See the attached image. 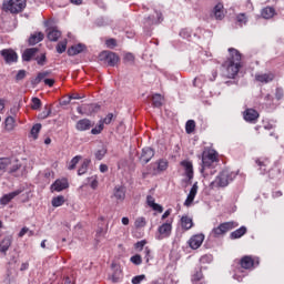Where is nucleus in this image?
<instances>
[{"instance_id": "nucleus-8", "label": "nucleus", "mask_w": 284, "mask_h": 284, "mask_svg": "<svg viewBox=\"0 0 284 284\" xmlns=\"http://www.w3.org/2000/svg\"><path fill=\"white\" fill-rule=\"evenodd\" d=\"M48 74H50V72L48 71L38 73V75L31 80V84L33 85V88H37V85H39L42 81H44V85H49V88H52V85H54V79H45Z\"/></svg>"}, {"instance_id": "nucleus-5", "label": "nucleus", "mask_w": 284, "mask_h": 284, "mask_svg": "<svg viewBox=\"0 0 284 284\" xmlns=\"http://www.w3.org/2000/svg\"><path fill=\"white\" fill-rule=\"evenodd\" d=\"M2 6L3 10L7 12L19 14V12H23V9L26 8V0H4Z\"/></svg>"}, {"instance_id": "nucleus-30", "label": "nucleus", "mask_w": 284, "mask_h": 284, "mask_svg": "<svg viewBox=\"0 0 284 284\" xmlns=\"http://www.w3.org/2000/svg\"><path fill=\"white\" fill-rule=\"evenodd\" d=\"M10 165H12V159L0 158V172H8Z\"/></svg>"}, {"instance_id": "nucleus-58", "label": "nucleus", "mask_w": 284, "mask_h": 284, "mask_svg": "<svg viewBox=\"0 0 284 284\" xmlns=\"http://www.w3.org/2000/svg\"><path fill=\"white\" fill-rule=\"evenodd\" d=\"M26 70H19L16 75V81H23V79H26Z\"/></svg>"}, {"instance_id": "nucleus-4", "label": "nucleus", "mask_w": 284, "mask_h": 284, "mask_svg": "<svg viewBox=\"0 0 284 284\" xmlns=\"http://www.w3.org/2000/svg\"><path fill=\"white\" fill-rule=\"evenodd\" d=\"M219 161V153L215 150L203 151L202 153V168L200 172L203 174L205 170L212 168Z\"/></svg>"}, {"instance_id": "nucleus-20", "label": "nucleus", "mask_w": 284, "mask_h": 284, "mask_svg": "<svg viewBox=\"0 0 284 284\" xmlns=\"http://www.w3.org/2000/svg\"><path fill=\"white\" fill-rule=\"evenodd\" d=\"M258 119V111L254 109H246L244 111V120L248 123H253V121H256Z\"/></svg>"}, {"instance_id": "nucleus-40", "label": "nucleus", "mask_w": 284, "mask_h": 284, "mask_svg": "<svg viewBox=\"0 0 284 284\" xmlns=\"http://www.w3.org/2000/svg\"><path fill=\"white\" fill-rule=\"evenodd\" d=\"M195 128H196V122H194V120L186 121V124H185L186 134H192Z\"/></svg>"}, {"instance_id": "nucleus-14", "label": "nucleus", "mask_w": 284, "mask_h": 284, "mask_svg": "<svg viewBox=\"0 0 284 284\" xmlns=\"http://www.w3.org/2000/svg\"><path fill=\"white\" fill-rule=\"evenodd\" d=\"M91 128H94V122H91L90 119L79 120L75 124V130H78V132H87V130H90Z\"/></svg>"}, {"instance_id": "nucleus-34", "label": "nucleus", "mask_w": 284, "mask_h": 284, "mask_svg": "<svg viewBox=\"0 0 284 284\" xmlns=\"http://www.w3.org/2000/svg\"><path fill=\"white\" fill-rule=\"evenodd\" d=\"M255 163H256V165H258L260 166V174H265L266 172H267V165H268V163H270V161H267V160H256L255 161Z\"/></svg>"}, {"instance_id": "nucleus-10", "label": "nucleus", "mask_w": 284, "mask_h": 284, "mask_svg": "<svg viewBox=\"0 0 284 284\" xmlns=\"http://www.w3.org/2000/svg\"><path fill=\"white\" fill-rule=\"evenodd\" d=\"M154 149L146 146L142 149L141 154L139 156V161L142 165H148L154 159Z\"/></svg>"}, {"instance_id": "nucleus-47", "label": "nucleus", "mask_w": 284, "mask_h": 284, "mask_svg": "<svg viewBox=\"0 0 284 284\" xmlns=\"http://www.w3.org/2000/svg\"><path fill=\"white\" fill-rule=\"evenodd\" d=\"M143 281H145V275L144 274L136 275V276L132 277L131 283L132 284H141V283H143Z\"/></svg>"}, {"instance_id": "nucleus-62", "label": "nucleus", "mask_w": 284, "mask_h": 284, "mask_svg": "<svg viewBox=\"0 0 284 284\" xmlns=\"http://www.w3.org/2000/svg\"><path fill=\"white\" fill-rule=\"evenodd\" d=\"M108 48H116V40L115 39H109L106 40Z\"/></svg>"}, {"instance_id": "nucleus-29", "label": "nucleus", "mask_w": 284, "mask_h": 284, "mask_svg": "<svg viewBox=\"0 0 284 284\" xmlns=\"http://www.w3.org/2000/svg\"><path fill=\"white\" fill-rule=\"evenodd\" d=\"M114 197L118 201H125V187L124 186H115L114 187Z\"/></svg>"}, {"instance_id": "nucleus-49", "label": "nucleus", "mask_w": 284, "mask_h": 284, "mask_svg": "<svg viewBox=\"0 0 284 284\" xmlns=\"http://www.w3.org/2000/svg\"><path fill=\"white\" fill-rule=\"evenodd\" d=\"M101 132H103V122H99V125H97L91 130V134H94V135L101 134Z\"/></svg>"}, {"instance_id": "nucleus-48", "label": "nucleus", "mask_w": 284, "mask_h": 284, "mask_svg": "<svg viewBox=\"0 0 284 284\" xmlns=\"http://www.w3.org/2000/svg\"><path fill=\"white\" fill-rule=\"evenodd\" d=\"M158 170H159L160 172H165V170H168V161H165V160H160V161L158 162Z\"/></svg>"}, {"instance_id": "nucleus-54", "label": "nucleus", "mask_w": 284, "mask_h": 284, "mask_svg": "<svg viewBox=\"0 0 284 284\" xmlns=\"http://www.w3.org/2000/svg\"><path fill=\"white\" fill-rule=\"evenodd\" d=\"M283 97H284V90H283V88H276V89H275V99H276L277 101H281V100L283 99Z\"/></svg>"}, {"instance_id": "nucleus-1", "label": "nucleus", "mask_w": 284, "mask_h": 284, "mask_svg": "<svg viewBox=\"0 0 284 284\" xmlns=\"http://www.w3.org/2000/svg\"><path fill=\"white\" fill-rule=\"evenodd\" d=\"M231 58L223 63V68H226L227 79H234L241 70V53L236 49H229Z\"/></svg>"}, {"instance_id": "nucleus-41", "label": "nucleus", "mask_w": 284, "mask_h": 284, "mask_svg": "<svg viewBox=\"0 0 284 284\" xmlns=\"http://www.w3.org/2000/svg\"><path fill=\"white\" fill-rule=\"evenodd\" d=\"M21 168V164L19 162L11 160V165H9L8 171L9 174H14L19 169Z\"/></svg>"}, {"instance_id": "nucleus-51", "label": "nucleus", "mask_w": 284, "mask_h": 284, "mask_svg": "<svg viewBox=\"0 0 284 284\" xmlns=\"http://www.w3.org/2000/svg\"><path fill=\"white\" fill-rule=\"evenodd\" d=\"M144 260L145 263H150V261H152V251L150 250V247L144 248Z\"/></svg>"}, {"instance_id": "nucleus-24", "label": "nucleus", "mask_w": 284, "mask_h": 284, "mask_svg": "<svg viewBox=\"0 0 284 284\" xmlns=\"http://www.w3.org/2000/svg\"><path fill=\"white\" fill-rule=\"evenodd\" d=\"M12 245V237L7 236L0 242V253L7 254L10 250V246Z\"/></svg>"}, {"instance_id": "nucleus-15", "label": "nucleus", "mask_w": 284, "mask_h": 284, "mask_svg": "<svg viewBox=\"0 0 284 284\" xmlns=\"http://www.w3.org/2000/svg\"><path fill=\"white\" fill-rule=\"evenodd\" d=\"M203 241H205V235L196 234L190 239L189 245L192 250H199V247H201V245H203Z\"/></svg>"}, {"instance_id": "nucleus-52", "label": "nucleus", "mask_w": 284, "mask_h": 284, "mask_svg": "<svg viewBox=\"0 0 284 284\" xmlns=\"http://www.w3.org/2000/svg\"><path fill=\"white\" fill-rule=\"evenodd\" d=\"M112 119H114V114L108 113V115L103 120H100V122L105 125H110L112 123Z\"/></svg>"}, {"instance_id": "nucleus-28", "label": "nucleus", "mask_w": 284, "mask_h": 284, "mask_svg": "<svg viewBox=\"0 0 284 284\" xmlns=\"http://www.w3.org/2000/svg\"><path fill=\"white\" fill-rule=\"evenodd\" d=\"M181 225L183 230H192V227L194 226V222L190 216L183 215L181 217Z\"/></svg>"}, {"instance_id": "nucleus-43", "label": "nucleus", "mask_w": 284, "mask_h": 284, "mask_svg": "<svg viewBox=\"0 0 284 284\" xmlns=\"http://www.w3.org/2000/svg\"><path fill=\"white\" fill-rule=\"evenodd\" d=\"M81 155H75L71 161L68 166V170H75L77 165H79V161H81Z\"/></svg>"}, {"instance_id": "nucleus-13", "label": "nucleus", "mask_w": 284, "mask_h": 284, "mask_svg": "<svg viewBox=\"0 0 284 284\" xmlns=\"http://www.w3.org/2000/svg\"><path fill=\"white\" fill-rule=\"evenodd\" d=\"M156 19H152V16H148L144 18L143 24L145 28H150V26H156V23H161L163 21V13L160 11H155Z\"/></svg>"}, {"instance_id": "nucleus-56", "label": "nucleus", "mask_w": 284, "mask_h": 284, "mask_svg": "<svg viewBox=\"0 0 284 284\" xmlns=\"http://www.w3.org/2000/svg\"><path fill=\"white\" fill-rule=\"evenodd\" d=\"M146 222H145V217H138L135 220V227H145Z\"/></svg>"}, {"instance_id": "nucleus-38", "label": "nucleus", "mask_w": 284, "mask_h": 284, "mask_svg": "<svg viewBox=\"0 0 284 284\" xmlns=\"http://www.w3.org/2000/svg\"><path fill=\"white\" fill-rule=\"evenodd\" d=\"M89 165H90V160L85 159V160L82 162V164H81V166L79 168V170H78V175H79V176H83V174H85V172H88Z\"/></svg>"}, {"instance_id": "nucleus-16", "label": "nucleus", "mask_w": 284, "mask_h": 284, "mask_svg": "<svg viewBox=\"0 0 284 284\" xmlns=\"http://www.w3.org/2000/svg\"><path fill=\"white\" fill-rule=\"evenodd\" d=\"M197 192H199V183L195 182L193 184V186L191 187V190H190V192L187 194V197H186V200L184 202V205L186 207H190L192 205V203L194 202V199H196Z\"/></svg>"}, {"instance_id": "nucleus-3", "label": "nucleus", "mask_w": 284, "mask_h": 284, "mask_svg": "<svg viewBox=\"0 0 284 284\" xmlns=\"http://www.w3.org/2000/svg\"><path fill=\"white\" fill-rule=\"evenodd\" d=\"M236 179V172L231 171L230 169H224L213 181V185L217 187H227L232 181Z\"/></svg>"}, {"instance_id": "nucleus-18", "label": "nucleus", "mask_w": 284, "mask_h": 284, "mask_svg": "<svg viewBox=\"0 0 284 284\" xmlns=\"http://www.w3.org/2000/svg\"><path fill=\"white\" fill-rule=\"evenodd\" d=\"M275 78L276 75L272 72L255 74V80L258 81V83H272Z\"/></svg>"}, {"instance_id": "nucleus-44", "label": "nucleus", "mask_w": 284, "mask_h": 284, "mask_svg": "<svg viewBox=\"0 0 284 284\" xmlns=\"http://www.w3.org/2000/svg\"><path fill=\"white\" fill-rule=\"evenodd\" d=\"M6 128L7 130H14V118L12 115H9L6 121Z\"/></svg>"}, {"instance_id": "nucleus-7", "label": "nucleus", "mask_w": 284, "mask_h": 284, "mask_svg": "<svg viewBox=\"0 0 284 284\" xmlns=\"http://www.w3.org/2000/svg\"><path fill=\"white\" fill-rule=\"evenodd\" d=\"M100 61H103V63L110 68H114V65L119 63V55L114 52L103 51L100 53Z\"/></svg>"}, {"instance_id": "nucleus-53", "label": "nucleus", "mask_w": 284, "mask_h": 284, "mask_svg": "<svg viewBox=\"0 0 284 284\" xmlns=\"http://www.w3.org/2000/svg\"><path fill=\"white\" fill-rule=\"evenodd\" d=\"M50 114H52V110H50L48 106H45L44 111H42L39 114V119H48Z\"/></svg>"}, {"instance_id": "nucleus-50", "label": "nucleus", "mask_w": 284, "mask_h": 284, "mask_svg": "<svg viewBox=\"0 0 284 284\" xmlns=\"http://www.w3.org/2000/svg\"><path fill=\"white\" fill-rule=\"evenodd\" d=\"M236 21H237V23L245 26V23H247V17L245 16V13H240L236 17Z\"/></svg>"}, {"instance_id": "nucleus-2", "label": "nucleus", "mask_w": 284, "mask_h": 284, "mask_svg": "<svg viewBox=\"0 0 284 284\" xmlns=\"http://www.w3.org/2000/svg\"><path fill=\"white\" fill-rule=\"evenodd\" d=\"M240 265L241 267L235 268L233 273V278L239 283H241V281L246 276L244 270H252V267H254V258L250 255H245L241 258Z\"/></svg>"}, {"instance_id": "nucleus-12", "label": "nucleus", "mask_w": 284, "mask_h": 284, "mask_svg": "<svg viewBox=\"0 0 284 284\" xmlns=\"http://www.w3.org/2000/svg\"><path fill=\"white\" fill-rule=\"evenodd\" d=\"M70 187V184L68 183V180H55L53 184H51V192H63V190H68Z\"/></svg>"}, {"instance_id": "nucleus-33", "label": "nucleus", "mask_w": 284, "mask_h": 284, "mask_svg": "<svg viewBox=\"0 0 284 284\" xmlns=\"http://www.w3.org/2000/svg\"><path fill=\"white\" fill-rule=\"evenodd\" d=\"M191 281L193 284H203V272L201 271V268L195 271V273L192 275Z\"/></svg>"}, {"instance_id": "nucleus-19", "label": "nucleus", "mask_w": 284, "mask_h": 284, "mask_svg": "<svg viewBox=\"0 0 284 284\" xmlns=\"http://www.w3.org/2000/svg\"><path fill=\"white\" fill-rule=\"evenodd\" d=\"M182 168L185 170L186 178L189 181L194 179V166L191 161L184 160L181 162Z\"/></svg>"}, {"instance_id": "nucleus-26", "label": "nucleus", "mask_w": 284, "mask_h": 284, "mask_svg": "<svg viewBox=\"0 0 284 284\" xmlns=\"http://www.w3.org/2000/svg\"><path fill=\"white\" fill-rule=\"evenodd\" d=\"M37 52H39V48L26 49L22 53V61H27V62L32 61V57H34Z\"/></svg>"}, {"instance_id": "nucleus-27", "label": "nucleus", "mask_w": 284, "mask_h": 284, "mask_svg": "<svg viewBox=\"0 0 284 284\" xmlns=\"http://www.w3.org/2000/svg\"><path fill=\"white\" fill-rule=\"evenodd\" d=\"M44 38L45 36L43 34V32H36L30 36L29 45H37V43H41V41H43Z\"/></svg>"}, {"instance_id": "nucleus-32", "label": "nucleus", "mask_w": 284, "mask_h": 284, "mask_svg": "<svg viewBox=\"0 0 284 284\" xmlns=\"http://www.w3.org/2000/svg\"><path fill=\"white\" fill-rule=\"evenodd\" d=\"M108 154V148L105 145H101L94 153L97 161H103V158Z\"/></svg>"}, {"instance_id": "nucleus-55", "label": "nucleus", "mask_w": 284, "mask_h": 284, "mask_svg": "<svg viewBox=\"0 0 284 284\" xmlns=\"http://www.w3.org/2000/svg\"><path fill=\"white\" fill-rule=\"evenodd\" d=\"M180 37L182 39H190V37H192V32L189 29H182L180 31Z\"/></svg>"}, {"instance_id": "nucleus-31", "label": "nucleus", "mask_w": 284, "mask_h": 284, "mask_svg": "<svg viewBox=\"0 0 284 284\" xmlns=\"http://www.w3.org/2000/svg\"><path fill=\"white\" fill-rule=\"evenodd\" d=\"M262 17L263 19H272L274 14H276V10L273 7H266L262 9Z\"/></svg>"}, {"instance_id": "nucleus-22", "label": "nucleus", "mask_w": 284, "mask_h": 284, "mask_svg": "<svg viewBox=\"0 0 284 284\" xmlns=\"http://www.w3.org/2000/svg\"><path fill=\"white\" fill-rule=\"evenodd\" d=\"M83 50H85V44L79 43L70 47L67 52L69 57H77V54H81Z\"/></svg>"}, {"instance_id": "nucleus-6", "label": "nucleus", "mask_w": 284, "mask_h": 284, "mask_svg": "<svg viewBox=\"0 0 284 284\" xmlns=\"http://www.w3.org/2000/svg\"><path fill=\"white\" fill-rule=\"evenodd\" d=\"M239 227V222H224L211 231V236L219 239L224 234H227L231 230Z\"/></svg>"}, {"instance_id": "nucleus-36", "label": "nucleus", "mask_w": 284, "mask_h": 284, "mask_svg": "<svg viewBox=\"0 0 284 284\" xmlns=\"http://www.w3.org/2000/svg\"><path fill=\"white\" fill-rule=\"evenodd\" d=\"M84 110H85L87 114H95V112H99V110H101V105L88 104L84 106Z\"/></svg>"}, {"instance_id": "nucleus-35", "label": "nucleus", "mask_w": 284, "mask_h": 284, "mask_svg": "<svg viewBox=\"0 0 284 284\" xmlns=\"http://www.w3.org/2000/svg\"><path fill=\"white\" fill-rule=\"evenodd\" d=\"M63 203H65V197L63 195H58V196L53 197L51 201L52 207H61V205H63Z\"/></svg>"}, {"instance_id": "nucleus-64", "label": "nucleus", "mask_w": 284, "mask_h": 284, "mask_svg": "<svg viewBox=\"0 0 284 284\" xmlns=\"http://www.w3.org/2000/svg\"><path fill=\"white\" fill-rule=\"evenodd\" d=\"M28 232H30V229L28 227H22L21 231L19 232L18 236L20 239H22V236H26V234H28Z\"/></svg>"}, {"instance_id": "nucleus-59", "label": "nucleus", "mask_w": 284, "mask_h": 284, "mask_svg": "<svg viewBox=\"0 0 284 284\" xmlns=\"http://www.w3.org/2000/svg\"><path fill=\"white\" fill-rule=\"evenodd\" d=\"M36 61L38 65H45V61H47L45 53H42L41 57L36 58Z\"/></svg>"}, {"instance_id": "nucleus-42", "label": "nucleus", "mask_w": 284, "mask_h": 284, "mask_svg": "<svg viewBox=\"0 0 284 284\" xmlns=\"http://www.w3.org/2000/svg\"><path fill=\"white\" fill-rule=\"evenodd\" d=\"M39 132H41V123H37L31 129V136L33 139H39Z\"/></svg>"}, {"instance_id": "nucleus-46", "label": "nucleus", "mask_w": 284, "mask_h": 284, "mask_svg": "<svg viewBox=\"0 0 284 284\" xmlns=\"http://www.w3.org/2000/svg\"><path fill=\"white\" fill-rule=\"evenodd\" d=\"M31 108L32 110H39L41 108V100L39 98H32Z\"/></svg>"}, {"instance_id": "nucleus-23", "label": "nucleus", "mask_w": 284, "mask_h": 284, "mask_svg": "<svg viewBox=\"0 0 284 284\" xmlns=\"http://www.w3.org/2000/svg\"><path fill=\"white\" fill-rule=\"evenodd\" d=\"M213 17L217 21H223V19H225V11L223 10V4L222 3H217L214 7V9H213Z\"/></svg>"}, {"instance_id": "nucleus-39", "label": "nucleus", "mask_w": 284, "mask_h": 284, "mask_svg": "<svg viewBox=\"0 0 284 284\" xmlns=\"http://www.w3.org/2000/svg\"><path fill=\"white\" fill-rule=\"evenodd\" d=\"M68 49V41H60L57 47L55 50L58 52V54H63V52H65V50Z\"/></svg>"}, {"instance_id": "nucleus-25", "label": "nucleus", "mask_w": 284, "mask_h": 284, "mask_svg": "<svg viewBox=\"0 0 284 284\" xmlns=\"http://www.w3.org/2000/svg\"><path fill=\"white\" fill-rule=\"evenodd\" d=\"M247 234V227L241 226L240 229L231 232L230 239L231 241H236V239H242V236H245Z\"/></svg>"}, {"instance_id": "nucleus-57", "label": "nucleus", "mask_w": 284, "mask_h": 284, "mask_svg": "<svg viewBox=\"0 0 284 284\" xmlns=\"http://www.w3.org/2000/svg\"><path fill=\"white\" fill-rule=\"evenodd\" d=\"M146 243L148 242H145V240H142L140 242H136L134 247H135V250H138V252H143V247H145Z\"/></svg>"}, {"instance_id": "nucleus-37", "label": "nucleus", "mask_w": 284, "mask_h": 284, "mask_svg": "<svg viewBox=\"0 0 284 284\" xmlns=\"http://www.w3.org/2000/svg\"><path fill=\"white\" fill-rule=\"evenodd\" d=\"M152 103H153V108H161V105H163V97L159 93H155L152 97Z\"/></svg>"}, {"instance_id": "nucleus-11", "label": "nucleus", "mask_w": 284, "mask_h": 284, "mask_svg": "<svg viewBox=\"0 0 284 284\" xmlns=\"http://www.w3.org/2000/svg\"><path fill=\"white\" fill-rule=\"evenodd\" d=\"M1 57L4 59L6 63H17L19 55L12 49H3L0 51Z\"/></svg>"}, {"instance_id": "nucleus-9", "label": "nucleus", "mask_w": 284, "mask_h": 284, "mask_svg": "<svg viewBox=\"0 0 284 284\" xmlns=\"http://www.w3.org/2000/svg\"><path fill=\"white\" fill-rule=\"evenodd\" d=\"M159 234L155 236L158 241H163V239H170L172 234V223L165 222L158 229Z\"/></svg>"}, {"instance_id": "nucleus-21", "label": "nucleus", "mask_w": 284, "mask_h": 284, "mask_svg": "<svg viewBox=\"0 0 284 284\" xmlns=\"http://www.w3.org/2000/svg\"><path fill=\"white\" fill-rule=\"evenodd\" d=\"M47 38L49 39V41L57 42L61 38V31L57 28H49L47 30Z\"/></svg>"}, {"instance_id": "nucleus-45", "label": "nucleus", "mask_w": 284, "mask_h": 284, "mask_svg": "<svg viewBox=\"0 0 284 284\" xmlns=\"http://www.w3.org/2000/svg\"><path fill=\"white\" fill-rule=\"evenodd\" d=\"M130 261L131 263H133V265H141V263H143V258L141 257L140 254H135L131 256Z\"/></svg>"}, {"instance_id": "nucleus-60", "label": "nucleus", "mask_w": 284, "mask_h": 284, "mask_svg": "<svg viewBox=\"0 0 284 284\" xmlns=\"http://www.w3.org/2000/svg\"><path fill=\"white\" fill-rule=\"evenodd\" d=\"M146 204L149 205V207H152L153 205H155L156 202H155V200H154V196L148 195V196H146Z\"/></svg>"}, {"instance_id": "nucleus-61", "label": "nucleus", "mask_w": 284, "mask_h": 284, "mask_svg": "<svg viewBox=\"0 0 284 284\" xmlns=\"http://www.w3.org/2000/svg\"><path fill=\"white\" fill-rule=\"evenodd\" d=\"M124 61H126V63H134V54L132 53H126L124 55Z\"/></svg>"}, {"instance_id": "nucleus-63", "label": "nucleus", "mask_w": 284, "mask_h": 284, "mask_svg": "<svg viewBox=\"0 0 284 284\" xmlns=\"http://www.w3.org/2000/svg\"><path fill=\"white\" fill-rule=\"evenodd\" d=\"M153 210H154V212H159L160 214L161 213H163V206L162 205H160V204H154L153 206H151Z\"/></svg>"}, {"instance_id": "nucleus-17", "label": "nucleus", "mask_w": 284, "mask_h": 284, "mask_svg": "<svg viewBox=\"0 0 284 284\" xmlns=\"http://www.w3.org/2000/svg\"><path fill=\"white\" fill-rule=\"evenodd\" d=\"M23 192V189H18L11 193L4 194L1 199H0V204L1 205H8V203H10V201H12L16 196H19V194H21Z\"/></svg>"}]
</instances>
